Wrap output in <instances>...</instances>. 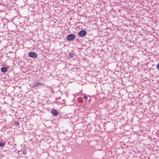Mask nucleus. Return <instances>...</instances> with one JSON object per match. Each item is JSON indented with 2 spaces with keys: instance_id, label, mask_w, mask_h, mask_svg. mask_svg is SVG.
Instances as JSON below:
<instances>
[{
  "instance_id": "obj_1",
  "label": "nucleus",
  "mask_w": 159,
  "mask_h": 159,
  "mask_svg": "<svg viewBox=\"0 0 159 159\" xmlns=\"http://www.w3.org/2000/svg\"><path fill=\"white\" fill-rule=\"evenodd\" d=\"M75 35L71 34L67 36L66 39L68 41H71L75 39Z\"/></svg>"
},
{
  "instance_id": "obj_2",
  "label": "nucleus",
  "mask_w": 159,
  "mask_h": 159,
  "mask_svg": "<svg viewBox=\"0 0 159 159\" xmlns=\"http://www.w3.org/2000/svg\"><path fill=\"white\" fill-rule=\"evenodd\" d=\"M86 34V31L84 30L80 31L78 33L79 36L80 37H83L85 36Z\"/></svg>"
},
{
  "instance_id": "obj_3",
  "label": "nucleus",
  "mask_w": 159,
  "mask_h": 159,
  "mask_svg": "<svg viewBox=\"0 0 159 159\" xmlns=\"http://www.w3.org/2000/svg\"><path fill=\"white\" fill-rule=\"evenodd\" d=\"M29 56L31 57L35 58L37 57V54L34 52H30L29 53Z\"/></svg>"
},
{
  "instance_id": "obj_4",
  "label": "nucleus",
  "mask_w": 159,
  "mask_h": 159,
  "mask_svg": "<svg viewBox=\"0 0 159 159\" xmlns=\"http://www.w3.org/2000/svg\"><path fill=\"white\" fill-rule=\"evenodd\" d=\"M42 85V84L41 82H37L33 84L31 86V88L33 89L36 88L39 86H41Z\"/></svg>"
},
{
  "instance_id": "obj_5",
  "label": "nucleus",
  "mask_w": 159,
  "mask_h": 159,
  "mask_svg": "<svg viewBox=\"0 0 159 159\" xmlns=\"http://www.w3.org/2000/svg\"><path fill=\"white\" fill-rule=\"evenodd\" d=\"M51 113L53 115L56 116L58 115V112L56 109H52L51 111Z\"/></svg>"
},
{
  "instance_id": "obj_6",
  "label": "nucleus",
  "mask_w": 159,
  "mask_h": 159,
  "mask_svg": "<svg viewBox=\"0 0 159 159\" xmlns=\"http://www.w3.org/2000/svg\"><path fill=\"white\" fill-rule=\"evenodd\" d=\"M1 71L2 72H5L7 70V67H2L1 68Z\"/></svg>"
},
{
  "instance_id": "obj_7",
  "label": "nucleus",
  "mask_w": 159,
  "mask_h": 159,
  "mask_svg": "<svg viewBox=\"0 0 159 159\" xmlns=\"http://www.w3.org/2000/svg\"><path fill=\"white\" fill-rule=\"evenodd\" d=\"M19 152H21V153H20L21 155H22V153L24 155H25L27 154L26 150H22V151H20Z\"/></svg>"
},
{
  "instance_id": "obj_8",
  "label": "nucleus",
  "mask_w": 159,
  "mask_h": 159,
  "mask_svg": "<svg viewBox=\"0 0 159 159\" xmlns=\"http://www.w3.org/2000/svg\"><path fill=\"white\" fill-rule=\"evenodd\" d=\"M5 143L4 142H0V147H3L5 145Z\"/></svg>"
},
{
  "instance_id": "obj_9",
  "label": "nucleus",
  "mask_w": 159,
  "mask_h": 159,
  "mask_svg": "<svg viewBox=\"0 0 159 159\" xmlns=\"http://www.w3.org/2000/svg\"><path fill=\"white\" fill-rule=\"evenodd\" d=\"M74 55L73 53H69V56L70 58H73L74 57Z\"/></svg>"
},
{
  "instance_id": "obj_10",
  "label": "nucleus",
  "mask_w": 159,
  "mask_h": 159,
  "mask_svg": "<svg viewBox=\"0 0 159 159\" xmlns=\"http://www.w3.org/2000/svg\"><path fill=\"white\" fill-rule=\"evenodd\" d=\"M15 125L16 126H18L19 125V123L18 122L15 121Z\"/></svg>"
},
{
  "instance_id": "obj_11",
  "label": "nucleus",
  "mask_w": 159,
  "mask_h": 159,
  "mask_svg": "<svg viewBox=\"0 0 159 159\" xmlns=\"http://www.w3.org/2000/svg\"><path fill=\"white\" fill-rule=\"evenodd\" d=\"M157 68L158 70H159V63L157 65Z\"/></svg>"
},
{
  "instance_id": "obj_12",
  "label": "nucleus",
  "mask_w": 159,
  "mask_h": 159,
  "mask_svg": "<svg viewBox=\"0 0 159 159\" xmlns=\"http://www.w3.org/2000/svg\"><path fill=\"white\" fill-rule=\"evenodd\" d=\"M84 99H87L88 98L86 96H84Z\"/></svg>"
}]
</instances>
